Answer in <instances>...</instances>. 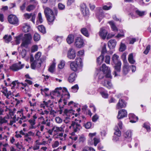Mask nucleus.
I'll list each match as a JSON object with an SVG mask.
<instances>
[{
    "mask_svg": "<svg viewBox=\"0 0 151 151\" xmlns=\"http://www.w3.org/2000/svg\"><path fill=\"white\" fill-rule=\"evenodd\" d=\"M41 53L38 52L35 55V60L39 62V61H42V63L45 60V58L44 57H41Z\"/></svg>",
    "mask_w": 151,
    "mask_h": 151,
    "instance_id": "6ab92c4d",
    "label": "nucleus"
},
{
    "mask_svg": "<svg viewBox=\"0 0 151 151\" xmlns=\"http://www.w3.org/2000/svg\"><path fill=\"white\" fill-rule=\"evenodd\" d=\"M119 58V56H118L115 54H114L112 58L113 62L115 64L118 63L119 62H121Z\"/></svg>",
    "mask_w": 151,
    "mask_h": 151,
    "instance_id": "2f4dec72",
    "label": "nucleus"
},
{
    "mask_svg": "<svg viewBox=\"0 0 151 151\" xmlns=\"http://www.w3.org/2000/svg\"><path fill=\"white\" fill-rule=\"evenodd\" d=\"M74 36L72 35H68L67 38V43L70 44L73 43L74 41Z\"/></svg>",
    "mask_w": 151,
    "mask_h": 151,
    "instance_id": "f704fd0d",
    "label": "nucleus"
},
{
    "mask_svg": "<svg viewBox=\"0 0 151 151\" xmlns=\"http://www.w3.org/2000/svg\"><path fill=\"white\" fill-rule=\"evenodd\" d=\"M116 44V42L115 40H111L108 42V46L110 49L114 48Z\"/></svg>",
    "mask_w": 151,
    "mask_h": 151,
    "instance_id": "b1692460",
    "label": "nucleus"
},
{
    "mask_svg": "<svg viewBox=\"0 0 151 151\" xmlns=\"http://www.w3.org/2000/svg\"><path fill=\"white\" fill-rule=\"evenodd\" d=\"M94 144L95 146H96L100 142L99 139L94 138H93Z\"/></svg>",
    "mask_w": 151,
    "mask_h": 151,
    "instance_id": "69168bd1",
    "label": "nucleus"
},
{
    "mask_svg": "<svg viewBox=\"0 0 151 151\" xmlns=\"http://www.w3.org/2000/svg\"><path fill=\"white\" fill-rule=\"evenodd\" d=\"M136 14L140 17H142L145 14V12L141 11L138 10H137L135 11Z\"/></svg>",
    "mask_w": 151,
    "mask_h": 151,
    "instance_id": "09e8293b",
    "label": "nucleus"
},
{
    "mask_svg": "<svg viewBox=\"0 0 151 151\" xmlns=\"http://www.w3.org/2000/svg\"><path fill=\"white\" fill-rule=\"evenodd\" d=\"M76 57L75 50L73 48H71L68 50L67 53V57L70 59L73 60Z\"/></svg>",
    "mask_w": 151,
    "mask_h": 151,
    "instance_id": "1a4fd4ad",
    "label": "nucleus"
},
{
    "mask_svg": "<svg viewBox=\"0 0 151 151\" xmlns=\"http://www.w3.org/2000/svg\"><path fill=\"white\" fill-rule=\"evenodd\" d=\"M38 29L39 31L42 33L45 34L46 33L45 28L43 26L40 25L38 26Z\"/></svg>",
    "mask_w": 151,
    "mask_h": 151,
    "instance_id": "58836bf2",
    "label": "nucleus"
},
{
    "mask_svg": "<svg viewBox=\"0 0 151 151\" xmlns=\"http://www.w3.org/2000/svg\"><path fill=\"white\" fill-rule=\"evenodd\" d=\"M5 40V42L6 43H8L12 40V37L11 35H5L3 37Z\"/></svg>",
    "mask_w": 151,
    "mask_h": 151,
    "instance_id": "ea45409f",
    "label": "nucleus"
},
{
    "mask_svg": "<svg viewBox=\"0 0 151 151\" xmlns=\"http://www.w3.org/2000/svg\"><path fill=\"white\" fill-rule=\"evenodd\" d=\"M100 83L109 89L113 88V85L110 81L106 79H104V81H102Z\"/></svg>",
    "mask_w": 151,
    "mask_h": 151,
    "instance_id": "f8f14e48",
    "label": "nucleus"
},
{
    "mask_svg": "<svg viewBox=\"0 0 151 151\" xmlns=\"http://www.w3.org/2000/svg\"><path fill=\"white\" fill-rule=\"evenodd\" d=\"M59 145V142L58 141H55L53 142L52 144V147L53 148L57 147Z\"/></svg>",
    "mask_w": 151,
    "mask_h": 151,
    "instance_id": "6e6d98bb",
    "label": "nucleus"
},
{
    "mask_svg": "<svg viewBox=\"0 0 151 151\" xmlns=\"http://www.w3.org/2000/svg\"><path fill=\"white\" fill-rule=\"evenodd\" d=\"M65 61L63 60L60 61L59 64L58 65V68L60 69H63L65 65Z\"/></svg>",
    "mask_w": 151,
    "mask_h": 151,
    "instance_id": "3c124183",
    "label": "nucleus"
},
{
    "mask_svg": "<svg viewBox=\"0 0 151 151\" xmlns=\"http://www.w3.org/2000/svg\"><path fill=\"white\" fill-rule=\"evenodd\" d=\"M100 93L103 97L104 98H107L108 97V94L105 91L100 92Z\"/></svg>",
    "mask_w": 151,
    "mask_h": 151,
    "instance_id": "052dcab7",
    "label": "nucleus"
},
{
    "mask_svg": "<svg viewBox=\"0 0 151 151\" xmlns=\"http://www.w3.org/2000/svg\"><path fill=\"white\" fill-rule=\"evenodd\" d=\"M84 7L83 8H81V10L83 16L88 15L89 14L88 10L86 8V5L84 4Z\"/></svg>",
    "mask_w": 151,
    "mask_h": 151,
    "instance_id": "c756f323",
    "label": "nucleus"
},
{
    "mask_svg": "<svg viewBox=\"0 0 151 151\" xmlns=\"http://www.w3.org/2000/svg\"><path fill=\"white\" fill-rule=\"evenodd\" d=\"M3 90L1 91V92L3 93V94L5 95L6 93L9 92V91H7V88L6 87H3L2 88Z\"/></svg>",
    "mask_w": 151,
    "mask_h": 151,
    "instance_id": "338daca9",
    "label": "nucleus"
},
{
    "mask_svg": "<svg viewBox=\"0 0 151 151\" xmlns=\"http://www.w3.org/2000/svg\"><path fill=\"white\" fill-rule=\"evenodd\" d=\"M127 116V111L124 109L120 110L118 111L117 118L118 119H121L126 116Z\"/></svg>",
    "mask_w": 151,
    "mask_h": 151,
    "instance_id": "a211bd4d",
    "label": "nucleus"
},
{
    "mask_svg": "<svg viewBox=\"0 0 151 151\" xmlns=\"http://www.w3.org/2000/svg\"><path fill=\"white\" fill-rule=\"evenodd\" d=\"M100 83L109 89L113 88V85L110 81L106 79H104V81H102Z\"/></svg>",
    "mask_w": 151,
    "mask_h": 151,
    "instance_id": "9b49d317",
    "label": "nucleus"
},
{
    "mask_svg": "<svg viewBox=\"0 0 151 151\" xmlns=\"http://www.w3.org/2000/svg\"><path fill=\"white\" fill-rule=\"evenodd\" d=\"M104 73L101 70L99 71V73L98 74L99 81L104 78Z\"/></svg>",
    "mask_w": 151,
    "mask_h": 151,
    "instance_id": "a18cd8bd",
    "label": "nucleus"
},
{
    "mask_svg": "<svg viewBox=\"0 0 151 151\" xmlns=\"http://www.w3.org/2000/svg\"><path fill=\"white\" fill-rule=\"evenodd\" d=\"M39 139H37L35 142V143L33 146L32 148L34 150H39L40 149V145L39 143Z\"/></svg>",
    "mask_w": 151,
    "mask_h": 151,
    "instance_id": "cd10ccee",
    "label": "nucleus"
},
{
    "mask_svg": "<svg viewBox=\"0 0 151 151\" xmlns=\"http://www.w3.org/2000/svg\"><path fill=\"white\" fill-rule=\"evenodd\" d=\"M72 126L73 131L74 132H78L82 128L79 124L74 121L72 122Z\"/></svg>",
    "mask_w": 151,
    "mask_h": 151,
    "instance_id": "ddd939ff",
    "label": "nucleus"
},
{
    "mask_svg": "<svg viewBox=\"0 0 151 151\" xmlns=\"http://www.w3.org/2000/svg\"><path fill=\"white\" fill-rule=\"evenodd\" d=\"M97 9L99 11L96 13V15L97 18L99 19V21L100 22L104 17V13L103 9L101 7H98Z\"/></svg>",
    "mask_w": 151,
    "mask_h": 151,
    "instance_id": "2eb2a0df",
    "label": "nucleus"
},
{
    "mask_svg": "<svg viewBox=\"0 0 151 151\" xmlns=\"http://www.w3.org/2000/svg\"><path fill=\"white\" fill-rule=\"evenodd\" d=\"M21 64V62L14 64L10 66L9 69L13 71H17L22 68L24 66V65Z\"/></svg>",
    "mask_w": 151,
    "mask_h": 151,
    "instance_id": "39448f33",
    "label": "nucleus"
},
{
    "mask_svg": "<svg viewBox=\"0 0 151 151\" xmlns=\"http://www.w3.org/2000/svg\"><path fill=\"white\" fill-rule=\"evenodd\" d=\"M32 39V37L31 35L29 34H24V36H23L22 39V43L21 46V47H26L31 43V40Z\"/></svg>",
    "mask_w": 151,
    "mask_h": 151,
    "instance_id": "7ed1b4c3",
    "label": "nucleus"
},
{
    "mask_svg": "<svg viewBox=\"0 0 151 151\" xmlns=\"http://www.w3.org/2000/svg\"><path fill=\"white\" fill-rule=\"evenodd\" d=\"M55 62H53L48 69V71L51 73H53L55 67Z\"/></svg>",
    "mask_w": 151,
    "mask_h": 151,
    "instance_id": "de8ad7c7",
    "label": "nucleus"
},
{
    "mask_svg": "<svg viewBox=\"0 0 151 151\" xmlns=\"http://www.w3.org/2000/svg\"><path fill=\"white\" fill-rule=\"evenodd\" d=\"M61 133L57 134V137L59 138L60 139L61 141H63L64 140L63 138V133L64 132H60Z\"/></svg>",
    "mask_w": 151,
    "mask_h": 151,
    "instance_id": "864d4df0",
    "label": "nucleus"
},
{
    "mask_svg": "<svg viewBox=\"0 0 151 151\" xmlns=\"http://www.w3.org/2000/svg\"><path fill=\"white\" fill-rule=\"evenodd\" d=\"M64 91L66 92L67 93V94L66 93L65 94H62L61 98L58 101L59 106L60 109L63 108V106H61L62 101L63 100V101L64 106L66 105L67 104V102L66 99H69L70 98V94L67 92V89L65 88H63V89H62V88L61 87L58 88H56L53 91L50 93V95L53 94L54 95L58 97L61 95V93L62 92H63Z\"/></svg>",
    "mask_w": 151,
    "mask_h": 151,
    "instance_id": "f257e3e1",
    "label": "nucleus"
},
{
    "mask_svg": "<svg viewBox=\"0 0 151 151\" xmlns=\"http://www.w3.org/2000/svg\"><path fill=\"white\" fill-rule=\"evenodd\" d=\"M104 58V55H100L97 59V62L98 64L101 65L103 62Z\"/></svg>",
    "mask_w": 151,
    "mask_h": 151,
    "instance_id": "c9c22d12",
    "label": "nucleus"
},
{
    "mask_svg": "<svg viewBox=\"0 0 151 151\" xmlns=\"http://www.w3.org/2000/svg\"><path fill=\"white\" fill-rule=\"evenodd\" d=\"M73 112L74 111L72 109H65L63 114L64 119L70 120V115L73 114Z\"/></svg>",
    "mask_w": 151,
    "mask_h": 151,
    "instance_id": "423d86ee",
    "label": "nucleus"
},
{
    "mask_svg": "<svg viewBox=\"0 0 151 151\" xmlns=\"http://www.w3.org/2000/svg\"><path fill=\"white\" fill-rule=\"evenodd\" d=\"M128 60L129 62L131 64H133L134 63L135 61L133 59L132 54L131 53L129 55Z\"/></svg>",
    "mask_w": 151,
    "mask_h": 151,
    "instance_id": "37998d69",
    "label": "nucleus"
},
{
    "mask_svg": "<svg viewBox=\"0 0 151 151\" xmlns=\"http://www.w3.org/2000/svg\"><path fill=\"white\" fill-rule=\"evenodd\" d=\"M71 89H72V91L73 92H76L79 89L78 86L77 84H76L74 86L72 87Z\"/></svg>",
    "mask_w": 151,
    "mask_h": 151,
    "instance_id": "5fc2aeb1",
    "label": "nucleus"
},
{
    "mask_svg": "<svg viewBox=\"0 0 151 151\" xmlns=\"http://www.w3.org/2000/svg\"><path fill=\"white\" fill-rule=\"evenodd\" d=\"M126 49V46L125 44L121 43L119 48V51L121 52L124 51Z\"/></svg>",
    "mask_w": 151,
    "mask_h": 151,
    "instance_id": "4d7b16f0",
    "label": "nucleus"
},
{
    "mask_svg": "<svg viewBox=\"0 0 151 151\" xmlns=\"http://www.w3.org/2000/svg\"><path fill=\"white\" fill-rule=\"evenodd\" d=\"M43 20L42 18L41 13L40 12L38 14V17L37 18V23H41L42 22Z\"/></svg>",
    "mask_w": 151,
    "mask_h": 151,
    "instance_id": "4c0bfd02",
    "label": "nucleus"
},
{
    "mask_svg": "<svg viewBox=\"0 0 151 151\" xmlns=\"http://www.w3.org/2000/svg\"><path fill=\"white\" fill-rule=\"evenodd\" d=\"M70 66L71 69L74 71H77L81 68L79 65L74 62H73L70 63Z\"/></svg>",
    "mask_w": 151,
    "mask_h": 151,
    "instance_id": "f3484780",
    "label": "nucleus"
},
{
    "mask_svg": "<svg viewBox=\"0 0 151 151\" xmlns=\"http://www.w3.org/2000/svg\"><path fill=\"white\" fill-rule=\"evenodd\" d=\"M129 119L130 120V122L132 123L136 122L137 121L138 118L134 114H130L129 115Z\"/></svg>",
    "mask_w": 151,
    "mask_h": 151,
    "instance_id": "5701e85b",
    "label": "nucleus"
},
{
    "mask_svg": "<svg viewBox=\"0 0 151 151\" xmlns=\"http://www.w3.org/2000/svg\"><path fill=\"white\" fill-rule=\"evenodd\" d=\"M108 6L107 5H104L103 7V9L105 10H108L110 9L112 7V4L110 3H109L107 4Z\"/></svg>",
    "mask_w": 151,
    "mask_h": 151,
    "instance_id": "49530a36",
    "label": "nucleus"
},
{
    "mask_svg": "<svg viewBox=\"0 0 151 151\" xmlns=\"http://www.w3.org/2000/svg\"><path fill=\"white\" fill-rule=\"evenodd\" d=\"M55 121L58 124H60L63 122L62 119L59 117H56L55 118Z\"/></svg>",
    "mask_w": 151,
    "mask_h": 151,
    "instance_id": "e2e57ef3",
    "label": "nucleus"
},
{
    "mask_svg": "<svg viewBox=\"0 0 151 151\" xmlns=\"http://www.w3.org/2000/svg\"><path fill=\"white\" fill-rule=\"evenodd\" d=\"M8 19L10 23L12 24H18V20L17 18L15 15H10L8 16Z\"/></svg>",
    "mask_w": 151,
    "mask_h": 151,
    "instance_id": "0eeeda50",
    "label": "nucleus"
},
{
    "mask_svg": "<svg viewBox=\"0 0 151 151\" xmlns=\"http://www.w3.org/2000/svg\"><path fill=\"white\" fill-rule=\"evenodd\" d=\"M76 77V75L75 73H73L71 74L68 78V80L69 82L72 83L73 82Z\"/></svg>",
    "mask_w": 151,
    "mask_h": 151,
    "instance_id": "a878e982",
    "label": "nucleus"
},
{
    "mask_svg": "<svg viewBox=\"0 0 151 151\" xmlns=\"http://www.w3.org/2000/svg\"><path fill=\"white\" fill-rule=\"evenodd\" d=\"M37 118V116L36 114L34 115L32 118L28 120L30 125L29 128L30 129H34L36 127L35 126L36 124L35 120Z\"/></svg>",
    "mask_w": 151,
    "mask_h": 151,
    "instance_id": "9d476101",
    "label": "nucleus"
},
{
    "mask_svg": "<svg viewBox=\"0 0 151 151\" xmlns=\"http://www.w3.org/2000/svg\"><path fill=\"white\" fill-rule=\"evenodd\" d=\"M26 54V50L24 49H22L21 53L22 58H24L25 57Z\"/></svg>",
    "mask_w": 151,
    "mask_h": 151,
    "instance_id": "680f3d73",
    "label": "nucleus"
},
{
    "mask_svg": "<svg viewBox=\"0 0 151 151\" xmlns=\"http://www.w3.org/2000/svg\"><path fill=\"white\" fill-rule=\"evenodd\" d=\"M81 32L83 35L86 37H88L89 36L88 30L86 28L84 27L81 29Z\"/></svg>",
    "mask_w": 151,
    "mask_h": 151,
    "instance_id": "473e14b6",
    "label": "nucleus"
},
{
    "mask_svg": "<svg viewBox=\"0 0 151 151\" xmlns=\"http://www.w3.org/2000/svg\"><path fill=\"white\" fill-rule=\"evenodd\" d=\"M36 136L38 137V139H39L42 138V134L41 133V132L39 130H37L36 133Z\"/></svg>",
    "mask_w": 151,
    "mask_h": 151,
    "instance_id": "bf43d9fd",
    "label": "nucleus"
},
{
    "mask_svg": "<svg viewBox=\"0 0 151 151\" xmlns=\"http://www.w3.org/2000/svg\"><path fill=\"white\" fill-rule=\"evenodd\" d=\"M115 132L114 134L118 137H120L121 135V132L118 128L117 126H116L114 128Z\"/></svg>",
    "mask_w": 151,
    "mask_h": 151,
    "instance_id": "e433bc0d",
    "label": "nucleus"
},
{
    "mask_svg": "<svg viewBox=\"0 0 151 151\" xmlns=\"http://www.w3.org/2000/svg\"><path fill=\"white\" fill-rule=\"evenodd\" d=\"M37 62V61L34 60L33 62L31 63V67L33 69H35L36 67L39 68L41 66L42 61H39Z\"/></svg>",
    "mask_w": 151,
    "mask_h": 151,
    "instance_id": "aec40b11",
    "label": "nucleus"
},
{
    "mask_svg": "<svg viewBox=\"0 0 151 151\" xmlns=\"http://www.w3.org/2000/svg\"><path fill=\"white\" fill-rule=\"evenodd\" d=\"M58 7L59 9L62 10L65 8V6L62 4L59 3L58 4Z\"/></svg>",
    "mask_w": 151,
    "mask_h": 151,
    "instance_id": "774afa93",
    "label": "nucleus"
},
{
    "mask_svg": "<svg viewBox=\"0 0 151 151\" xmlns=\"http://www.w3.org/2000/svg\"><path fill=\"white\" fill-rule=\"evenodd\" d=\"M6 116L3 117L0 116V125H1L4 123L7 122L8 121L6 119Z\"/></svg>",
    "mask_w": 151,
    "mask_h": 151,
    "instance_id": "a19ab883",
    "label": "nucleus"
},
{
    "mask_svg": "<svg viewBox=\"0 0 151 151\" xmlns=\"http://www.w3.org/2000/svg\"><path fill=\"white\" fill-rule=\"evenodd\" d=\"M100 70L106 74V78H112V76L111 74V70L108 66H106L105 64H103L101 67L100 68Z\"/></svg>",
    "mask_w": 151,
    "mask_h": 151,
    "instance_id": "20e7f679",
    "label": "nucleus"
},
{
    "mask_svg": "<svg viewBox=\"0 0 151 151\" xmlns=\"http://www.w3.org/2000/svg\"><path fill=\"white\" fill-rule=\"evenodd\" d=\"M76 63L79 65L81 68L83 65L82 59L80 58H78L76 59Z\"/></svg>",
    "mask_w": 151,
    "mask_h": 151,
    "instance_id": "79ce46f5",
    "label": "nucleus"
},
{
    "mask_svg": "<svg viewBox=\"0 0 151 151\" xmlns=\"http://www.w3.org/2000/svg\"><path fill=\"white\" fill-rule=\"evenodd\" d=\"M23 38V34H21L15 37V42L17 45L19 44Z\"/></svg>",
    "mask_w": 151,
    "mask_h": 151,
    "instance_id": "72a5a7b5",
    "label": "nucleus"
},
{
    "mask_svg": "<svg viewBox=\"0 0 151 151\" xmlns=\"http://www.w3.org/2000/svg\"><path fill=\"white\" fill-rule=\"evenodd\" d=\"M24 18L27 19H29L31 17V21H32L34 24H35V20L36 18L35 14L34 13H25L24 15Z\"/></svg>",
    "mask_w": 151,
    "mask_h": 151,
    "instance_id": "4468645a",
    "label": "nucleus"
},
{
    "mask_svg": "<svg viewBox=\"0 0 151 151\" xmlns=\"http://www.w3.org/2000/svg\"><path fill=\"white\" fill-rule=\"evenodd\" d=\"M52 130L55 133H58L59 132H64V129L62 127H58L54 126L52 127Z\"/></svg>",
    "mask_w": 151,
    "mask_h": 151,
    "instance_id": "bb28decb",
    "label": "nucleus"
},
{
    "mask_svg": "<svg viewBox=\"0 0 151 151\" xmlns=\"http://www.w3.org/2000/svg\"><path fill=\"white\" fill-rule=\"evenodd\" d=\"M126 104L124 100L122 99H120L116 105V108L119 109L126 107Z\"/></svg>",
    "mask_w": 151,
    "mask_h": 151,
    "instance_id": "412c9836",
    "label": "nucleus"
},
{
    "mask_svg": "<svg viewBox=\"0 0 151 151\" xmlns=\"http://www.w3.org/2000/svg\"><path fill=\"white\" fill-rule=\"evenodd\" d=\"M44 13L48 22L52 23L55 19V16L57 15L58 9L54 8L53 12L50 8L46 7L44 9Z\"/></svg>",
    "mask_w": 151,
    "mask_h": 151,
    "instance_id": "f03ea898",
    "label": "nucleus"
},
{
    "mask_svg": "<svg viewBox=\"0 0 151 151\" xmlns=\"http://www.w3.org/2000/svg\"><path fill=\"white\" fill-rule=\"evenodd\" d=\"M114 66L115 70L114 71V74L115 76L118 75V73H119L121 70V62H119V63L115 64Z\"/></svg>",
    "mask_w": 151,
    "mask_h": 151,
    "instance_id": "dca6fc26",
    "label": "nucleus"
},
{
    "mask_svg": "<svg viewBox=\"0 0 151 151\" xmlns=\"http://www.w3.org/2000/svg\"><path fill=\"white\" fill-rule=\"evenodd\" d=\"M129 68L130 66L128 65L127 63H126L125 64L123 68V73L124 75L127 74L129 72Z\"/></svg>",
    "mask_w": 151,
    "mask_h": 151,
    "instance_id": "7c9ffc66",
    "label": "nucleus"
},
{
    "mask_svg": "<svg viewBox=\"0 0 151 151\" xmlns=\"http://www.w3.org/2000/svg\"><path fill=\"white\" fill-rule=\"evenodd\" d=\"M108 34L107 31L104 28L101 29L99 32L100 36L103 39H105Z\"/></svg>",
    "mask_w": 151,
    "mask_h": 151,
    "instance_id": "4be33fe9",
    "label": "nucleus"
},
{
    "mask_svg": "<svg viewBox=\"0 0 151 151\" xmlns=\"http://www.w3.org/2000/svg\"><path fill=\"white\" fill-rule=\"evenodd\" d=\"M83 40L80 37H77L75 40V45L77 47L81 48L83 46Z\"/></svg>",
    "mask_w": 151,
    "mask_h": 151,
    "instance_id": "6e6552de",
    "label": "nucleus"
},
{
    "mask_svg": "<svg viewBox=\"0 0 151 151\" xmlns=\"http://www.w3.org/2000/svg\"><path fill=\"white\" fill-rule=\"evenodd\" d=\"M82 151H95V150L91 147L86 146L83 149Z\"/></svg>",
    "mask_w": 151,
    "mask_h": 151,
    "instance_id": "603ef678",
    "label": "nucleus"
},
{
    "mask_svg": "<svg viewBox=\"0 0 151 151\" xmlns=\"http://www.w3.org/2000/svg\"><path fill=\"white\" fill-rule=\"evenodd\" d=\"M35 8V6L32 5H30L28 6L26 8V10L28 12H30L33 10Z\"/></svg>",
    "mask_w": 151,
    "mask_h": 151,
    "instance_id": "13d9d810",
    "label": "nucleus"
},
{
    "mask_svg": "<svg viewBox=\"0 0 151 151\" xmlns=\"http://www.w3.org/2000/svg\"><path fill=\"white\" fill-rule=\"evenodd\" d=\"M33 38L35 41H37L40 39V36L39 34L36 33L34 34Z\"/></svg>",
    "mask_w": 151,
    "mask_h": 151,
    "instance_id": "8fccbe9b",
    "label": "nucleus"
},
{
    "mask_svg": "<svg viewBox=\"0 0 151 151\" xmlns=\"http://www.w3.org/2000/svg\"><path fill=\"white\" fill-rule=\"evenodd\" d=\"M109 23L111 25V27L113 31H117L118 29L113 21H111L109 22Z\"/></svg>",
    "mask_w": 151,
    "mask_h": 151,
    "instance_id": "c03bdc74",
    "label": "nucleus"
},
{
    "mask_svg": "<svg viewBox=\"0 0 151 151\" xmlns=\"http://www.w3.org/2000/svg\"><path fill=\"white\" fill-rule=\"evenodd\" d=\"M143 127L145 128L148 131H150V127L149 124L147 123H145L144 124Z\"/></svg>",
    "mask_w": 151,
    "mask_h": 151,
    "instance_id": "0e129e2a",
    "label": "nucleus"
},
{
    "mask_svg": "<svg viewBox=\"0 0 151 151\" xmlns=\"http://www.w3.org/2000/svg\"><path fill=\"white\" fill-rule=\"evenodd\" d=\"M30 29V26L27 23L24 24L22 30L25 32H27L29 31Z\"/></svg>",
    "mask_w": 151,
    "mask_h": 151,
    "instance_id": "c85d7f7f",
    "label": "nucleus"
},
{
    "mask_svg": "<svg viewBox=\"0 0 151 151\" xmlns=\"http://www.w3.org/2000/svg\"><path fill=\"white\" fill-rule=\"evenodd\" d=\"M132 135V132L130 130H128L124 134V137L128 139L129 142H130L132 140L131 136Z\"/></svg>",
    "mask_w": 151,
    "mask_h": 151,
    "instance_id": "393cba45",
    "label": "nucleus"
}]
</instances>
